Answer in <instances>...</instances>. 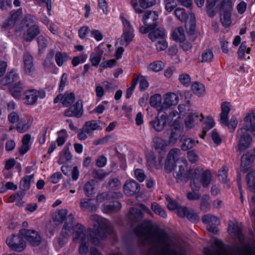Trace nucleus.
Returning a JSON list of instances; mask_svg holds the SVG:
<instances>
[{
    "label": "nucleus",
    "instance_id": "1",
    "mask_svg": "<svg viewBox=\"0 0 255 255\" xmlns=\"http://www.w3.org/2000/svg\"><path fill=\"white\" fill-rule=\"evenodd\" d=\"M74 217L73 215L70 214L66 219V222L62 230V233L67 236L73 234L74 236L73 241L74 242H80L79 253L81 255H86L88 251V243L90 240L89 236H90L91 242L97 245L99 244V240L106 237L107 235H110L113 232V228L109 220L103 218L98 215H93L91 216V220L93 222V226L96 229L93 232L91 229L86 231L82 225L77 224L73 228V222Z\"/></svg>",
    "mask_w": 255,
    "mask_h": 255
},
{
    "label": "nucleus",
    "instance_id": "2",
    "mask_svg": "<svg viewBox=\"0 0 255 255\" xmlns=\"http://www.w3.org/2000/svg\"><path fill=\"white\" fill-rule=\"evenodd\" d=\"M152 227L151 222L147 220L134 230L143 245L150 246L148 255H184L177 253L180 249L164 232L154 231Z\"/></svg>",
    "mask_w": 255,
    "mask_h": 255
},
{
    "label": "nucleus",
    "instance_id": "3",
    "mask_svg": "<svg viewBox=\"0 0 255 255\" xmlns=\"http://www.w3.org/2000/svg\"><path fill=\"white\" fill-rule=\"evenodd\" d=\"M198 170H191L189 171L190 174H192V180L191 187L193 190H198L200 188V185L202 183L204 188L208 187L212 181V175L209 170H206L203 172L200 176L199 180L197 177Z\"/></svg>",
    "mask_w": 255,
    "mask_h": 255
},
{
    "label": "nucleus",
    "instance_id": "4",
    "mask_svg": "<svg viewBox=\"0 0 255 255\" xmlns=\"http://www.w3.org/2000/svg\"><path fill=\"white\" fill-rule=\"evenodd\" d=\"M23 23L24 25L23 37L26 41H30L39 34V26L35 24L34 20L30 16L26 17Z\"/></svg>",
    "mask_w": 255,
    "mask_h": 255
},
{
    "label": "nucleus",
    "instance_id": "5",
    "mask_svg": "<svg viewBox=\"0 0 255 255\" xmlns=\"http://www.w3.org/2000/svg\"><path fill=\"white\" fill-rule=\"evenodd\" d=\"M238 147L240 151L249 148L252 142V137L245 128H239L237 133Z\"/></svg>",
    "mask_w": 255,
    "mask_h": 255
},
{
    "label": "nucleus",
    "instance_id": "6",
    "mask_svg": "<svg viewBox=\"0 0 255 255\" xmlns=\"http://www.w3.org/2000/svg\"><path fill=\"white\" fill-rule=\"evenodd\" d=\"M45 97V93L44 91L31 89L24 92L22 100L26 105H33L36 103L38 98L43 99Z\"/></svg>",
    "mask_w": 255,
    "mask_h": 255
},
{
    "label": "nucleus",
    "instance_id": "7",
    "mask_svg": "<svg viewBox=\"0 0 255 255\" xmlns=\"http://www.w3.org/2000/svg\"><path fill=\"white\" fill-rule=\"evenodd\" d=\"M120 19L123 26L121 38L125 41L126 43V45L127 46L132 41L134 37L133 29L129 21L124 15L120 16Z\"/></svg>",
    "mask_w": 255,
    "mask_h": 255
},
{
    "label": "nucleus",
    "instance_id": "8",
    "mask_svg": "<svg viewBox=\"0 0 255 255\" xmlns=\"http://www.w3.org/2000/svg\"><path fill=\"white\" fill-rule=\"evenodd\" d=\"M6 243L11 250L16 252H21L26 247L25 242L19 235H13L8 237L6 240Z\"/></svg>",
    "mask_w": 255,
    "mask_h": 255
},
{
    "label": "nucleus",
    "instance_id": "9",
    "mask_svg": "<svg viewBox=\"0 0 255 255\" xmlns=\"http://www.w3.org/2000/svg\"><path fill=\"white\" fill-rule=\"evenodd\" d=\"M165 115L166 122L170 127H173L174 130H180L183 129V125L181 123V118L179 114L176 111H173L168 114L163 113Z\"/></svg>",
    "mask_w": 255,
    "mask_h": 255
},
{
    "label": "nucleus",
    "instance_id": "10",
    "mask_svg": "<svg viewBox=\"0 0 255 255\" xmlns=\"http://www.w3.org/2000/svg\"><path fill=\"white\" fill-rule=\"evenodd\" d=\"M181 151L178 148H173L169 152L165 164V170L167 172H170L176 167V161L179 159Z\"/></svg>",
    "mask_w": 255,
    "mask_h": 255
},
{
    "label": "nucleus",
    "instance_id": "11",
    "mask_svg": "<svg viewBox=\"0 0 255 255\" xmlns=\"http://www.w3.org/2000/svg\"><path fill=\"white\" fill-rule=\"evenodd\" d=\"M202 221L207 224V230L214 234L218 232L217 226L219 225L220 222L218 218L212 215L207 214L202 217Z\"/></svg>",
    "mask_w": 255,
    "mask_h": 255
},
{
    "label": "nucleus",
    "instance_id": "12",
    "mask_svg": "<svg viewBox=\"0 0 255 255\" xmlns=\"http://www.w3.org/2000/svg\"><path fill=\"white\" fill-rule=\"evenodd\" d=\"M19 233L32 246H38L41 242L40 236L35 231L22 229L20 230Z\"/></svg>",
    "mask_w": 255,
    "mask_h": 255
},
{
    "label": "nucleus",
    "instance_id": "13",
    "mask_svg": "<svg viewBox=\"0 0 255 255\" xmlns=\"http://www.w3.org/2000/svg\"><path fill=\"white\" fill-rule=\"evenodd\" d=\"M243 127L241 128H245L247 131H250L255 136V112L250 111L244 119Z\"/></svg>",
    "mask_w": 255,
    "mask_h": 255
},
{
    "label": "nucleus",
    "instance_id": "14",
    "mask_svg": "<svg viewBox=\"0 0 255 255\" xmlns=\"http://www.w3.org/2000/svg\"><path fill=\"white\" fill-rule=\"evenodd\" d=\"M179 102V97L174 93H167L163 95V111L176 106Z\"/></svg>",
    "mask_w": 255,
    "mask_h": 255
},
{
    "label": "nucleus",
    "instance_id": "15",
    "mask_svg": "<svg viewBox=\"0 0 255 255\" xmlns=\"http://www.w3.org/2000/svg\"><path fill=\"white\" fill-rule=\"evenodd\" d=\"M255 159V149H252L245 153L241 158V168L246 172L251 167L252 163Z\"/></svg>",
    "mask_w": 255,
    "mask_h": 255
},
{
    "label": "nucleus",
    "instance_id": "16",
    "mask_svg": "<svg viewBox=\"0 0 255 255\" xmlns=\"http://www.w3.org/2000/svg\"><path fill=\"white\" fill-rule=\"evenodd\" d=\"M140 190V185L133 180L127 181L123 186L124 192L128 196H131L138 193Z\"/></svg>",
    "mask_w": 255,
    "mask_h": 255
},
{
    "label": "nucleus",
    "instance_id": "17",
    "mask_svg": "<svg viewBox=\"0 0 255 255\" xmlns=\"http://www.w3.org/2000/svg\"><path fill=\"white\" fill-rule=\"evenodd\" d=\"M83 112L82 102L79 100L64 112V116L67 117L80 118L82 116Z\"/></svg>",
    "mask_w": 255,
    "mask_h": 255
},
{
    "label": "nucleus",
    "instance_id": "18",
    "mask_svg": "<svg viewBox=\"0 0 255 255\" xmlns=\"http://www.w3.org/2000/svg\"><path fill=\"white\" fill-rule=\"evenodd\" d=\"M242 225L237 221H230L229 223L228 232L234 238H238L240 241L243 239L242 235Z\"/></svg>",
    "mask_w": 255,
    "mask_h": 255
},
{
    "label": "nucleus",
    "instance_id": "19",
    "mask_svg": "<svg viewBox=\"0 0 255 255\" xmlns=\"http://www.w3.org/2000/svg\"><path fill=\"white\" fill-rule=\"evenodd\" d=\"M24 72L25 74L33 76L35 67L33 63V58L28 53L23 55Z\"/></svg>",
    "mask_w": 255,
    "mask_h": 255
},
{
    "label": "nucleus",
    "instance_id": "20",
    "mask_svg": "<svg viewBox=\"0 0 255 255\" xmlns=\"http://www.w3.org/2000/svg\"><path fill=\"white\" fill-rule=\"evenodd\" d=\"M203 117L202 114L197 113H191L186 118L184 121L186 128H193L199 122L203 121Z\"/></svg>",
    "mask_w": 255,
    "mask_h": 255
},
{
    "label": "nucleus",
    "instance_id": "21",
    "mask_svg": "<svg viewBox=\"0 0 255 255\" xmlns=\"http://www.w3.org/2000/svg\"><path fill=\"white\" fill-rule=\"evenodd\" d=\"M178 215L182 218L186 217L191 221H195L199 219V217L192 210L185 207H180L177 210Z\"/></svg>",
    "mask_w": 255,
    "mask_h": 255
},
{
    "label": "nucleus",
    "instance_id": "22",
    "mask_svg": "<svg viewBox=\"0 0 255 255\" xmlns=\"http://www.w3.org/2000/svg\"><path fill=\"white\" fill-rule=\"evenodd\" d=\"M75 100V95L73 93H65L63 95H58L54 100V103L61 102L65 107L71 105Z\"/></svg>",
    "mask_w": 255,
    "mask_h": 255
},
{
    "label": "nucleus",
    "instance_id": "23",
    "mask_svg": "<svg viewBox=\"0 0 255 255\" xmlns=\"http://www.w3.org/2000/svg\"><path fill=\"white\" fill-rule=\"evenodd\" d=\"M158 17V15L155 11H146L143 16L142 21L145 25H149L154 27L156 26V21Z\"/></svg>",
    "mask_w": 255,
    "mask_h": 255
},
{
    "label": "nucleus",
    "instance_id": "24",
    "mask_svg": "<svg viewBox=\"0 0 255 255\" xmlns=\"http://www.w3.org/2000/svg\"><path fill=\"white\" fill-rule=\"evenodd\" d=\"M150 124L156 131H161L167 125L165 115L163 114L160 116L158 115L153 121L150 122Z\"/></svg>",
    "mask_w": 255,
    "mask_h": 255
},
{
    "label": "nucleus",
    "instance_id": "25",
    "mask_svg": "<svg viewBox=\"0 0 255 255\" xmlns=\"http://www.w3.org/2000/svg\"><path fill=\"white\" fill-rule=\"evenodd\" d=\"M123 196V194L120 192H113L103 193L96 197L97 202L101 203L105 200H110L113 199L120 198Z\"/></svg>",
    "mask_w": 255,
    "mask_h": 255
},
{
    "label": "nucleus",
    "instance_id": "26",
    "mask_svg": "<svg viewBox=\"0 0 255 255\" xmlns=\"http://www.w3.org/2000/svg\"><path fill=\"white\" fill-rule=\"evenodd\" d=\"M150 104L159 112L163 111V97L159 94H155L150 97Z\"/></svg>",
    "mask_w": 255,
    "mask_h": 255
},
{
    "label": "nucleus",
    "instance_id": "27",
    "mask_svg": "<svg viewBox=\"0 0 255 255\" xmlns=\"http://www.w3.org/2000/svg\"><path fill=\"white\" fill-rule=\"evenodd\" d=\"M221 114L220 116V122L222 124H227L228 121V115L231 111V105L229 103L225 102L221 105Z\"/></svg>",
    "mask_w": 255,
    "mask_h": 255
},
{
    "label": "nucleus",
    "instance_id": "28",
    "mask_svg": "<svg viewBox=\"0 0 255 255\" xmlns=\"http://www.w3.org/2000/svg\"><path fill=\"white\" fill-rule=\"evenodd\" d=\"M103 54V51L99 48L97 47L91 54L90 61L93 66H97L100 63Z\"/></svg>",
    "mask_w": 255,
    "mask_h": 255
},
{
    "label": "nucleus",
    "instance_id": "29",
    "mask_svg": "<svg viewBox=\"0 0 255 255\" xmlns=\"http://www.w3.org/2000/svg\"><path fill=\"white\" fill-rule=\"evenodd\" d=\"M98 206L93 203L92 199H82L80 202V207L83 210H89L95 211L98 209Z\"/></svg>",
    "mask_w": 255,
    "mask_h": 255
},
{
    "label": "nucleus",
    "instance_id": "30",
    "mask_svg": "<svg viewBox=\"0 0 255 255\" xmlns=\"http://www.w3.org/2000/svg\"><path fill=\"white\" fill-rule=\"evenodd\" d=\"M96 184L94 180H90L85 184L83 189L86 196L92 197L95 194Z\"/></svg>",
    "mask_w": 255,
    "mask_h": 255
},
{
    "label": "nucleus",
    "instance_id": "31",
    "mask_svg": "<svg viewBox=\"0 0 255 255\" xmlns=\"http://www.w3.org/2000/svg\"><path fill=\"white\" fill-rule=\"evenodd\" d=\"M32 122V119H30L27 120L22 119L17 124L16 127V129L19 132H24L30 128Z\"/></svg>",
    "mask_w": 255,
    "mask_h": 255
},
{
    "label": "nucleus",
    "instance_id": "32",
    "mask_svg": "<svg viewBox=\"0 0 255 255\" xmlns=\"http://www.w3.org/2000/svg\"><path fill=\"white\" fill-rule=\"evenodd\" d=\"M187 165V161L183 157L179 158L176 161V166L179 168V170L177 173L176 177L177 178L179 179L183 176L184 174V171Z\"/></svg>",
    "mask_w": 255,
    "mask_h": 255
},
{
    "label": "nucleus",
    "instance_id": "33",
    "mask_svg": "<svg viewBox=\"0 0 255 255\" xmlns=\"http://www.w3.org/2000/svg\"><path fill=\"white\" fill-rule=\"evenodd\" d=\"M100 124V122L93 120L86 122L83 127L87 133L91 134L93 131L102 128Z\"/></svg>",
    "mask_w": 255,
    "mask_h": 255
},
{
    "label": "nucleus",
    "instance_id": "34",
    "mask_svg": "<svg viewBox=\"0 0 255 255\" xmlns=\"http://www.w3.org/2000/svg\"><path fill=\"white\" fill-rule=\"evenodd\" d=\"M247 185L250 191L255 192V171L251 170L246 177Z\"/></svg>",
    "mask_w": 255,
    "mask_h": 255
},
{
    "label": "nucleus",
    "instance_id": "35",
    "mask_svg": "<svg viewBox=\"0 0 255 255\" xmlns=\"http://www.w3.org/2000/svg\"><path fill=\"white\" fill-rule=\"evenodd\" d=\"M163 157L159 156L158 161H156L155 158L152 155L148 156L147 159V162L150 167H155L156 169H160L162 167Z\"/></svg>",
    "mask_w": 255,
    "mask_h": 255
},
{
    "label": "nucleus",
    "instance_id": "36",
    "mask_svg": "<svg viewBox=\"0 0 255 255\" xmlns=\"http://www.w3.org/2000/svg\"><path fill=\"white\" fill-rule=\"evenodd\" d=\"M22 90L23 87L21 83L18 82L14 84L10 87V92L15 99H20Z\"/></svg>",
    "mask_w": 255,
    "mask_h": 255
},
{
    "label": "nucleus",
    "instance_id": "37",
    "mask_svg": "<svg viewBox=\"0 0 255 255\" xmlns=\"http://www.w3.org/2000/svg\"><path fill=\"white\" fill-rule=\"evenodd\" d=\"M122 207L121 204L118 201H115L113 205H105L102 207V210L104 213H110L118 211Z\"/></svg>",
    "mask_w": 255,
    "mask_h": 255
},
{
    "label": "nucleus",
    "instance_id": "38",
    "mask_svg": "<svg viewBox=\"0 0 255 255\" xmlns=\"http://www.w3.org/2000/svg\"><path fill=\"white\" fill-rule=\"evenodd\" d=\"M67 215V210L62 209L59 210L54 216L53 219V224L55 226H58L62 224Z\"/></svg>",
    "mask_w": 255,
    "mask_h": 255
},
{
    "label": "nucleus",
    "instance_id": "39",
    "mask_svg": "<svg viewBox=\"0 0 255 255\" xmlns=\"http://www.w3.org/2000/svg\"><path fill=\"white\" fill-rule=\"evenodd\" d=\"M34 174L25 176L23 177L20 182V188L24 191L27 190L30 187V182L33 179Z\"/></svg>",
    "mask_w": 255,
    "mask_h": 255
},
{
    "label": "nucleus",
    "instance_id": "40",
    "mask_svg": "<svg viewBox=\"0 0 255 255\" xmlns=\"http://www.w3.org/2000/svg\"><path fill=\"white\" fill-rule=\"evenodd\" d=\"M220 12V20L223 26L226 27L230 26L232 23L231 12L225 11Z\"/></svg>",
    "mask_w": 255,
    "mask_h": 255
},
{
    "label": "nucleus",
    "instance_id": "41",
    "mask_svg": "<svg viewBox=\"0 0 255 255\" xmlns=\"http://www.w3.org/2000/svg\"><path fill=\"white\" fill-rule=\"evenodd\" d=\"M68 58L67 54L65 52L57 51L55 55V60L57 65L61 67L64 63L66 62Z\"/></svg>",
    "mask_w": 255,
    "mask_h": 255
},
{
    "label": "nucleus",
    "instance_id": "42",
    "mask_svg": "<svg viewBox=\"0 0 255 255\" xmlns=\"http://www.w3.org/2000/svg\"><path fill=\"white\" fill-rule=\"evenodd\" d=\"M165 33L161 28H158L150 32L148 34V37L152 41H154L157 38L163 39Z\"/></svg>",
    "mask_w": 255,
    "mask_h": 255
},
{
    "label": "nucleus",
    "instance_id": "43",
    "mask_svg": "<svg viewBox=\"0 0 255 255\" xmlns=\"http://www.w3.org/2000/svg\"><path fill=\"white\" fill-rule=\"evenodd\" d=\"M191 88L193 92L199 96L203 95L205 93V87L201 83L194 82L192 84Z\"/></svg>",
    "mask_w": 255,
    "mask_h": 255
},
{
    "label": "nucleus",
    "instance_id": "44",
    "mask_svg": "<svg viewBox=\"0 0 255 255\" xmlns=\"http://www.w3.org/2000/svg\"><path fill=\"white\" fill-rule=\"evenodd\" d=\"M172 35L173 38L175 41H179L184 40L185 36L184 28L182 27H179L175 28Z\"/></svg>",
    "mask_w": 255,
    "mask_h": 255
},
{
    "label": "nucleus",
    "instance_id": "45",
    "mask_svg": "<svg viewBox=\"0 0 255 255\" xmlns=\"http://www.w3.org/2000/svg\"><path fill=\"white\" fill-rule=\"evenodd\" d=\"M129 219L133 221H137L140 220L142 218V213L136 208H131L129 212Z\"/></svg>",
    "mask_w": 255,
    "mask_h": 255
},
{
    "label": "nucleus",
    "instance_id": "46",
    "mask_svg": "<svg viewBox=\"0 0 255 255\" xmlns=\"http://www.w3.org/2000/svg\"><path fill=\"white\" fill-rule=\"evenodd\" d=\"M164 67V63L160 61H154L150 63L148 66V70L154 72H158L162 70Z\"/></svg>",
    "mask_w": 255,
    "mask_h": 255
},
{
    "label": "nucleus",
    "instance_id": "47",
    "mask_svg": "<svg viewBox=\"0 0 255 255\" xmlns=\"http://www.w3.org/2000/svg\"><path fill=\"white\" fill-rule=\"evenodd\" d=\"M251 50V49L250 47H247L246 42H243L238 51V58L241 60L244 59L245 52L247 54H249Z\"/></svg>",
    "mask_w": 255,
    "mask_h": 255
},
{
    "label": "nucleus",
    "instance_id": "48",
    "mask_svg": "<svg viewBox=\"0 0 255 255\" xmlns=\"http://www.w3.org/2000/svg\"><path fill=\"white\" fill-rule=\"evenodd\" d=\"M210 197L208 195H204L202 196L200 203V209L201 210L204 212L209 211L210 209Z\"/></svg>",
    "mask_w": 255,
    "mask_h": 255
},
{
    "label": "nucleus",
    "instance_id": "49",
    "mask_svg": "<svg viewBox=\"0 0 255 255\" xmlns=\"http://www.w3.org/2000/svg\"><path fill=\"white\" fill-rule=\"evenodd\" d=\"M198 143V140L195 141L191 138H187L183 140V143L181 145V148L183 150H187L189 149L193 148L196 144Z\"/></svg>",
    "mask_w": 255,
    "mask_h": 255
},
{
    "label": "nucleus",
    "instance_id": "50",
    "mask_svg": "<svg viewBox=\"0 0 255 255\" xmlns=\"http://www.w3.org/2000/svg\"><path fill=\"white\" fill-rule=\"evenodd\" d=\"M58 137L56 141L58 146L62 145L65 142L68 134L65 129H62L57 132Z\"/></svg>",
    "mask_w": 255,
    "mask_h": 255
},
{
    "label": "nucleus",
    "instance_id": "51",
    "mask_svg": "<svg viewBox=\"0 0 255 255\" xmlns=\"http://www.w3.org/2000/svg\"><path fill=\"white\" fill-rule=\"evenodd\" d=\"M174 14L177 18L181 21H184L187 17V14L185 9L182 8L178 7L174 10Z\"/></svg>",
    "mask_w": 255,
    "mask_h": 255
},
{
    "label": "nucleus",
    "instance_id": "52",
    "mask_svg": "<svg viewBox=\"0 0 255 255\" xmlns=\"http://www.w3.org/2000/svg\"><path fill=\"white\" fill-rule=\"evenodd\" d=\"M88 58L86 54L83 53L79 56L74 57L72 60V64L73 66H77L80 63H84Z\"/></svg>",
    "mask_w": 255,
    "mask_h": 255
},
{
    "label": "nucleus",
    "instance_id": "53",
    "mask_svg": "<svg viewBox=\"0 0 255 255\" xmlns=\"http://www.w3.org/2000/svg\"><path fill=\"white\" fill-rule=\"evenodd\" d=\"M178 80L180 83L185 86H188L191 83V77L187 73H183L179 75Z\"/></svg>",
    "mask_w": 255,
    "mask_h": 255
},
{
    "label": "nucleus",
    "instance_id": "54",
    "mask_svg": "<svg viewBox=\"0 0 255 255\" xmlns=\"http://www.w3.org/2000/svg\"><path fill=\"white\" fill-rule=\"evenodd\" d=\"M20 12L18 11L11 12L10 17L7 19V27L13 26L19 19Z\"/></svg>",
    "mask_w": 255,
    "mask_h": 255
},
{
    "label": "nucleus",
    "instance_id": "55",
    "mask_svg": "<svg viewBox=\"0 0 255 255\" xmlns=\"http://www.w3.org/2000/svg\"><path fill=\"white\" fill-rule=\"evenodd\" d=\"M233 7L231 0H223L220 6V12H231Z\"/></svg>",
    "mask_w": 255,
    "mask_h": 255
},
{
    "label": "nucleus",
    "instance_id": "56",
    "mask_svg": "<svg viewBox=\"0 0 255 255\" xmlns=\"http://www.w3.org/2000/svg\"><path fill=\"white\" fill-rule=\"evenodd\" d=\"M151 208L154 212L156 214H158L163 218L167 217V214H166L165 211L157 203H152L151 205Z\"/></svg>",
    "mask_w": 255,
    "mask_h": 255
},
{
    "label": "nucleus",
    "instance_id": "57",
    "mask_svg": "<svg viewBox=\"0 0 255 255\" xmlns=\"http://www.w3.org/2000/svg\"><path fill=\"white\" fill-rule=\"evenodd\" d=\"M72 158V155L70 152L68 150L62 151L60 155V159L58 161L59 164H62L65 161H68L71 160Z\"/></svg>",
    "mask_w": 255,
    "mask_h": 255
},
{
    "label": "nucleus",
    "instance_id": "58",
    "mask_svg": "<svg viewBox=\"0 0 255 255\" xmlns=\"http://www.w3.org/2000/svg\"><path fill=\"white\" fill-rule=\"evenodd\" d=\"M138 82L139 83V88L141 91H145L149 86V83L144 76L139 75Z\"/></svg>",
    "mask_w": 255,
    "mask_h": 255
},
{
    "label": "nucleus",
    "instance_id": "59",
    "mask_svg": "<svg viewBox=\"0 0 255 255\" xmlns=\"http://www.w3.org/2000/svg\"><path fill=\"white\" fill-rule=\"evenodd\" d=\"M165 9L168 12H171L177 5L174 0L163 1Z\"/></svg>",
    "mask_w": 255,
    "mask_h": 255
},
{
    "label": "nucleus",
    "instance_id": "60",
    "mask_svg": "<svg viewBox=\"0 0 255 255\" xmlns=\"http://www.w3.org/2000/svg\"><path fill=\"white\" fill-rule=\"evenodd\" d=\"M228 168L227 166H223L222 169L219 171L218 176L219 180L222 182L225 183L227 181V171Z\"/></svg>",
    "mask_w": 255,
    "mask_h": 255
},
{
    "label": "nucleus",
    "instance_id": "61",
    "mask_svg": "<svg viewBox=\"0 0 255 255\" xmlns=\"http://www.w3.org/2000/svg\"><path fill=\"white\" fill-rule=\"evenodd\" d=\"M109 186L110 189L116 190L120 189L122 185L119 179L114 178L109 181Z\"/></svg>",
    "mask_w": 255,
    "mask_h": 255
},
{
    "label": "nucleus",
    "instance_id": "62",
    "mask_svg": "<svg viewBox=\"0 0 255 255\" xmlns=\"http://www.w3.org/2000/svg\"><path fill=\"white\" fill-rule=\"evenodd\" d=\"M166 199L168 202L167 207L169 210H177L179 207L175 201L173 200L169 196L167 195L166 196Z\"/></svg>",
    "mask_w": 255,
    "mask_h": 255
},
{
    "label": "nucleus",
    "instance_id": "63",
    "mask_svg": "<svg viewBox=\"0 0 255 255\" xmlns=\"http://www.w3.org/2000/svg\"><path fill=\"white\" fill-rule=\"evenodd\" d=\"M178 52V48L176 46H171L169 48L168 54L171 56L172 59H174V57H175V60L177 61L176 62H181V60L179 56L177 55Z\"/></svg>",
    "mask_w": 255,
    "mask_h": 255
},
{
    "label": "nucleus",
    "instance_id": "64",
    "mask_svg": "<svg viewBox=\"0 0 255 255\" xmlns=\"http://www.w3.org/2000/svg\"><path fill=\"white\" fill-rule=\"evenodd\" d=\"M202 122L206 125L204 128V131H205V129L207 130H208L215 126L214 121L213 119L210 117H207L205 120H203Z\"/></svg>",
    "mask_w": 255,
    "mask_h": 255
}]
</instances>
